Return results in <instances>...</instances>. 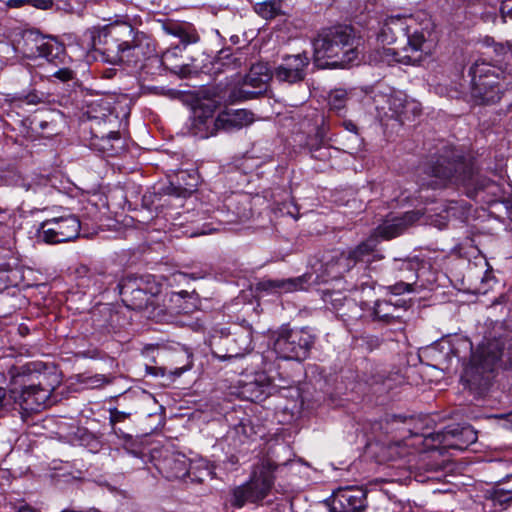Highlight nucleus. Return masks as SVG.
<instances>
[{
  "label": "nucleus",
  "instance_id": "4c0bfd02",
  "mask_svg": "<svg viewBox=\"0 0 512 512\" xmlns=\"http://www.w3.org/2000/svg\"><path fill=\"white\" fill-rule=\"evenodd\" d=\"M482 19L484 22H491V23H495L496 20H497V12H496V9L495 8H491L490 10L488 11H485L483 14H482Z\"/></svg>",
  "mask_w": 512,
  "mask_h": 512
},
{
  "label": "nucleus",
  "instance_id": "09e8293b",
  "mask_svg": "<svg viewBox=\"0 0 512 512\" xmlns=\"http://www.w3.org/2000/svg\"><path fill=\"white\" fill-rule=\"evenodd\" d=\"M217 229H213V231H216ZM212 230H209V231H202L200 234H209L211 233Z\"/></svg>",
  "mask_w": 512,
  "mask_h": 512
},
{
  "label": "nucleus",
  "instance_id": "ea45409f",
  "mask_svg": "<svg viewBox=\"0 0 512 512\" xmlns=\"http://www.w3.org/2000/svg\"><path fill=\"white\" fill-rule=\"evenodd\" d=\"M42 101H43V95L39 96L35 93H31L26 96V102L28 104L36 105Z\"/></svg>",
  "mask_w": 512,
  "mask_h": 512
},
{
  "label": "nucleus",
  "instance_id": "79ce46f5",
  "mask_svg": "<svg viewBox=\"0 0 512 512\" xmlns=\"http://www.w3.org/2000/svg\"><path fill=\"white\" fill-rule=\"evenodd\" d=\"M191 368V365L188 364V365H185L183 367H180V368H176L174 371H171V374L176 376V377H179L181 376L185 371L189 370Z\"/></svg>",
  "mask_w": 512,
  "mask_h": 512
},
{
  "label": "nucleus",
  "instance_id": "dca6fc26",
  "mask_svg": "<svg viewBox=\"0 0 512 512\" xmlns=\"http://www.w3.org/2000/svg\"><path fill=\"white\" fill-rule=\"evenodd\" d=\"M281 386L275 384L265 372H257L247 380L240 381L238 395L247 401H263Z\"/></svg>",
  "mask_w": 512,
  "mask_h": 512
},
{
  "label": "nucleus",
  "instance_id": "6ab92c4d",
  "mask_svg": "<svg viewBox=\"0 0 512 512\" xmlns=\"http://www.w3.org/2000/svg\"><path fill=\"white\" fill-rule=\"evenodd\" d=\"M366 493L357 487L338 488L334 491L331 502V512H360L366 506Z\"/></svg>",
  "mask_w": 512,
  "mask_h": 512
},
{
  "label": "nucleus",
  "instance_id": "f8f14e48",
  "mask_svg": "<svg viewBox=\"0 0 512 512\" xmlns=\"http://www.w3.org/2000/svg\"><path fill=\"white\" fill-rule=\"evenodd\" d=\"M24 54L29 58L43 57L48 62L64 64V46L53 38L45 37L36 31H26L23 35Z\"/></svg>",
  "mask_w": 512,
  "mask_h": 512
},
{
  "label": "nucleus",
  "instance_id": "8fccbe9b",
  "mask_svg": "<svg viewBox=\"0 0 512 512\" xmlns=\"http://www.w3.org/2000/svg\"><path fill=\"white\" fill-rule=\"evenodd\" d=\"M485 187H486V185H485V184H481V185L479 186V189H484Z\"/></svg>",
  "mask_w": 512,
  "mask_h": 512
},
{
  "label": "nucleus",
  "instance_id": "a878e982",
  "mask_svg": "<svg viewBox=\"0 0 512 512\" xmlns=\"http://www.w3.org/2000/svg\"><path fill=\"white\" fill-rule=\"evenodd\" d=\"M389 104L387 106L386 117H399L401 118L402 111L405 110V102L407 96L401 91H395L390 87Z\"/></svg>",
  "mask_w": 512,
  "mask_h": 512
},
{
  "label": "nucleus",
  "instance_id": "2f4dec72",
  "mask_svg": "<svg viewBox=\"0 0 512 512\" xmlns=\"http://www.w3.org/2000/svg\"><path fill=\"white\" fill-rule=\"evenodd\" d=\"M251 432L252 427L243 422L234 428V433L239 436L241 443H245L249 439Z\"/></svg>",
  "mask_w": 512,
  "mask_h": 512
},
{
  "label": "nucleus",
  "instance_id": "5701e85b",
  "mask_svg": "<svg viewBox=\"0 0 512 512\" xmlns=\"http://www.w3.org/2000/svg\"><path fill=\"white\" fill-rule=\"evenodd\" d=\"M398 311V304H394L387 300H378L371 308L370 316L373 318V320L389 323L401 318V315L398 314Z\"/></svg>",
  "mask_w": 512,
  "mask_h": 512
},
{
  "label": "nucleus",
  "instance_id": "cd10ccee",
  "mask_svg": "<svg viewBox=\"0 0 512 512\" xmlns=\"http://www.w3.org/2000/svg\"><path fill=\"white\" fill-rule=\"evenodd\" d=\"M353 91L350 92L343 89H335L329 94V105L331 109L340 112L346 105L348 100H351Z\"/></svg>",
  "mask_w": 512,
  "mask_h": 512
},
{
  "label": "nucleus",
  "instance_id": "412c9836",
  "mask_svg": "<svg viewBox=\"0 0 512 512\" xmlns=\"http://www.w3.org/2000/svg\"><path fill=\"white\" fill-rule=\"evenodd\" d=\"M160 469L169 480L184 479L189 475L190 462L185 455L175 454L165 458Z\"/></svg>",
  "mask_w": 512,
  "mask_h": 512
},
{
  "label": "nucleus",
  "instance_id": "2eb2a0df",
  "mask_svg": "<svg viewBox=\"0 0 512 512\" xmlns=\"http://www.w3.org/2000/svg\"><path fill=\"white\" fill-rule=\"evenodd\" d=\"M81 224L75 215L60 216L44 221L40 237L48 244L68 242L78 237Z\"/></svg>",
  "mask_w": 512,
  "mask_h": 512
},
{
  "label": "nucleus",
  "instance_id": "a19ab883",
  "mask_svg": "<svg viewBox=\"0 0 512 512\" xmlns=\"http://www.w3.org/2000/svg\"><path fill=\"white\" fill-rule=\"evenodd\" d=\"M28 4V0H8L7 6L10 8H20Z\"/></svg>",
  "mask_w": 512,
  "mask_h": 512
},
{
  "label": "nucleus",
  "instance_id": "0eeeda50",
  "mask_svg": "<svg viewBox=\"0 0 512 512\" xmlns=\"http://www.w3.org/2000/svg\"><path fill=\"white\" fill-rule=\"evenodd\" d=\"M502 356L498 341L489 340L479 345L472 353L471 360L464 368L461 381L471 390L485 387L490 380V373Z\"/></svg>",
  "mask_w": 512,
  "mask_h": 512
},
{
  "label": "nucleus",
  "instance_id": "473e14b6",
  "mask_svg": "<svg viewBox=\"0 0 512 512\" xmlns=\"http://www.w3.org/2000/svg\"><path fill=\"white\" fill-rule=\"evenodd\" d=\"M412 285H413V283L398 282V283L394 284L393 286H390V291L394 295H400L405 292L413 291Z\"/></svg>",
  "mask_w": 512,
  "mask_h": 512
},
{
  "label": "nucleus",
  "instance_id": "aec40b11",
  "mask_svg": "<svg viewBox=\"0 0 512 512\" xmlns=\"http://www.w3.org/2000/svg\"><path fill=\"white\" fill-rule=\"evenodd\" d=\"M271 74L267 64L257 63L252 65L244 83L239 90L240 98L252 99L266 91Z\"/></svg>",
  "mask_w": 512,
  "mask_h": 512
},
{
  "label": "nucleus",
  "instance_id": "c03bdc74",
  "mask_svg": "<svg viewBox=\"0 0 512 512\" xmlns=\"http://www.w3.org/2000/svg\"><path fill=\"white\" fill-rule=\"evenodd\" d=\"M6 397V392L3 388H0V409L4 406V400Z\"/></svg>",
  "mask_w": 512,
  "mask_h": 512
},
{
  "label": "nucleus",
  "instance_id": "4468645a",
  "mask_svg": "<svg viewBox=\"0 0 512 512\" xmlns=\"http://www.w3.org/2000/svg\"><path fill=\"white\" fill-rule=\"evenodd\" d=\"M254 122V114L246 109L227 110L220 113L216 119L199 118L196 126L203 124L206 127L205 132L200 134L202 138H208L215 135L218 131H232L241 129Z\"/></svg>",
  "mask_w": 512,
  "mask_h": 512
},
{
  "label": "nucleus",
  "instance_id": "7c9ffc66",
  "mask_svg": "<svg viewBox=\"0 0 512 512\" xmlns=\"http://www.w3.org/2000/svg\"><path fill=\"white\" fill-rule=\"evenodd\" d=\"M405 110L402 111L401 118L403 119H410L411 117H415L420 114L421 107L420 104L415 100H408L406 98L405 102Z\"/></svg>",
  "mask_w": 512,
  "mask_h": 512
},
{
  "label": "nucleus",
  "instance_id": "f704fd0d",
  "mask_svg": "<svg viewBox=\"0 0 512 512\" xmlns=\"http://www.w3.org/2000/svg\"><path fill=\"white\" fill-rule=\"evenodd\" d=\"M129 416H130V413H127V412H124V411H120L117 408H114V409L110 410V422L113 425L115 423H117V422L124 421Z\"/></svg>",
  "mask_w": 512,
  "mask_h": 512
},
{
  "label": "nucleus",
  "instance_id": "9d476101",
  "mask_svg": "<svg viewBox=\"0 0 512 512\" xmlns=\"http://www.w3.org/2000/svg\"><path fill=\"white\" fill-rule=\"evenodd\" d=\"M313 344L314 336L307 330L282 327L274 340L273 349L281 359L301 361L307 358Z\"/></svg>",
  "mask_w": 512,
  "mask_h": 512
},
{
  "label": "nucleus",
  "instance_id": "37998d69",
  "mask_svg": "<svg viewBox=\"0 0 512 512\" xmlns=\"http://www.w3.org/2000/svg\"><path fill=\"white\" fill-rule=\"evenodd\" d=\"M343 124H344V127L346 130L351 131V132H356L357 127L353 122L345 121Z\"/></svg>",
  "mask_w": 512,
  "mask_h": 512
},
{
  "label": "nucleus",
  "instance_id": "a18cd8bd",
  "mask_svg": "<svg viewBox=\"0 0 512 512\" xmlns=\"http://www.w3.org/2000/svg\"><path fill=\"white\" fill-rule=\"evenodd\" d=\"M17 512H38L37 510L35 509H32L30 507H21Z\"/></svg>",
  "mask_w": 512,
  "mask_h": 512
},
{
  "label": "nucleus",
  "instance_id": "c9c22d12",
  "mask_svg": "<svg viewBox=\"0 0 512 512\" xmlns=\"http://www.w3.org/2000/svg\"><path fill=\"white\" fill-rule=\"evenodd\" d=\"M501 19L502 22L506 21V17H512V0H505L502 2L501 8Z\"/></svg>",
  "mask_w": 512,
  "mask_h": 512
},
{
  "label": "nucleus",
  "instance_id": "f257e3e1",
  "mask_svg": "<svg viewBox=\"0 0 512 512\" xmlns=\"http://www.w3.org/2000/svg\"><path fill=\"white\" fill-rule=\"evenodd\" d=\"M92 47L104 62L110 64L138 63L155 51L152 39L135 31L127 22L110 23L89 32Z\"/></svg>",
  "mask_w": 512,
  "mask_h": 512
},
{
  "label": "nucleus",
  "instance_id": "58836bf2",
  "mask_svg": "<svg viewBox=\"0 0 512 512\" xmlns=\"http://www.w3.org/2000/svg\"><path fill=\"white\" fill-rule=\"evenodd\" d=\"M498 494V500L501 502L511 501L512 500V489L503 491L499 490L497 491Z\"/></svg>",
  "mask_w": 512,
  "mask_h": 512
},
{
  "label": "nucleus",
  "instance_id": "6e6552de",
  "mask_svg": "<svg viewBox=\"0 0 512 512\" xmlns=\"http://www.w3.org/2000/svg\"><path fill=\"white\" fill-rule=\"evenodd\" d=\"M435 209L425 211L416 210L408 211L402 215H389L380 224L376 230L375 235L383 239H392L402 234L408 227L423 218V223L435 226L439 229L446 227L451 215H454V207H444L438 213H432Z\"/></svg>",
  "mask_w": 512,
  "mask_h": 512
},
{
  "label": "nucleus",
  "instance_id": "423d86ee",
  "mask_svg": "<svg viewBox=\"0 0 512 512\" xmlns=\"http://www.w3.org/2000/svg\"><path fill=\"white\" fill-rule=\"evenodd\" d=\"M425 173L431 179L422 185L432 188L442 187L450 179L463 184L474 183V170L453 147L444 146L441 152L425 166Z\"/></svg>",
  "mask_w": 512,
  "mask_h": 512
},
{
  "label": "nucleus",
  "instance_id": "7ed1b4c3",
  "mask_svg": "<svg viewBox=\"0 0 512 512\" xmlns=\"http://www.w3.org/2000/svg\"><path fill=\"white\" fill-rule=\"evenodd\" d=\"M314 64L319 68L344 67L359 55L353 30L338 26L323 31L313 42Z\"/></svg>",
  "mask_w": 512,
  "mask_h": 512
},
{
  "label": "nucleus",
  "instance_id": "9b49d317",
  "mask_svg": "<svg viewBox=\"0 0 512 512\" xmlns=\"http://www.w3.org/2000/svg\"><path fill=\"white\" fill-rule=\"evenodd\" d=\"M376 235L374 234L366 241L359 244L352 250L348 256L339 252L332 251L323 258V273L331 278L341 276L345 271L349 270L351 262L363 261L369 256L377 245Z\"/></svg>",
  "mask_w": 512,
  "mask_h": 512
},
{
  "label": "nucleus",
  "instance_id": "20e7f679",
  "mask_svg": "<svg viewBox=\"0 0 512 512\" xmlns=\"http://www.w3.org/2000/svg\"><path fill=\"white\" fill-rule=\"evenodd\" d=\"M471 95L479 103H495L512 87V64L505 68L480 58L470 67Z\"/></svg>",
  "mask_w": 512,
  "mask_h": 512
},
{
  "label": "nucleus",
  "instance_id": "1a4fd4ad",
  "mask_svg": "<svg viewBox=\"0 0 512 512\" xmlns=\"http://www.w3.org/2000/svg\"><path fill=\"white\" fill-rule=\"evenodd\" d=\"M40 376L38 373H26V371L13 375L14 387L10 390L11 397L25 413L40 411L50 398L52 388L40 386V381L38 384L34 383V379Z\"/></svg>",
  "mask_w": 512,
  "mask_h": 512
},
{
  "label": "nucleus",
  "instance_id": "b1692460",
  "mask_svg": "<svg viewBox=\"0 0 512 512\" xmlns=\"http://www.w3.org/2000/svg\"><path fill=\"white\" fill-rule=\"evenodd\" d=\"M164 28L168 34L178 37L183 44L196 43L199 40L195 29L188 24L169 23Z\"/></svg>",
  "mask_w": 512,
  "mask_h": 512
},
{
  "label": "nucleus",
  "instance_id": "a211bd4d",
  "mask_svg": "<svg viewBox=\"0 0 512 512\" xmlns=\"http://www.w3.org/2000/svg\"><path fill=\"white\" fill-rule=\"evenodd\" d=\"M309 63V57L305 52L285 55L282 58V62L275 68L273 77L279 82L288 84L301 82L306 76V69Z\"/></svg>",
  "mask_w": 512,
  "mask_h": 512
},
{
  "label": "nucleus",
  "instance_id": "e433bc0d",
  "mask_svg": "<svg viewBox=\"0 0 512 512\" xmlns=\"http://www.w3.org/2000/svg\"><path fill=\"white\" fill-rule=\"evenodd\" d=\"M28 4H30L31 6L37 8V9L46 10V9H49L52 7L53 1L52 0H28Z\"/></svg>",
  "mask_w": 512,
  "mask_h": 512
},
{
  "label": "nucleus",
  "instance_id": "49530a36",
  "mask_svg": "<svg viewBox=\"0 0 512 512\" xmlns=\"http://www.w3.org/2000/svg\"><path fill=\"white\" fill-rule=\"evenodd\" d=\"M109 138L110 139H119L120 136H119L118 132H111L110 135H109Z\"/></svg>",
  "mask_w": 512,
  "mask_h": 512
},
{
  "label": "nucleus",
  "instance_id": "f03ea898",
  "mask_svg": "<svg viewBox=\"0 0 512 512\" xmlns=\"http://www.w3.org/2000/svg\"><path fill=\"white\" fill-rule=\"evenodd\" d=\"M433 23L424 13L413 15H395L387 17L378 33L382 44H393L400 36L406 39L403 46L402 61L407 64H417L424 56L431 53V36Z\"/></svg>",
  "mask_w": 512,
  "mask_h": 512
},
{
  "label": "nucleus",
  "instance_id": "de8ad7c7",
  "mask_svg": "<svg viewBox=\"0 0 512 512\" xmlns=\"http://www.w3.org/2000/svg\"><path fill=\"white\" fill-rule=\"evenodd\" d=\"M346 304H347L349 307H351V306L356 307L355 303H354L353 301H351V300H346Z\"/></svg>",
  "mask_w": 512,
  "mask_h": 512
},
{
  "label": "nucleus",
  "instance_id": "393cba45",
  "mask_svg": "<svg viewBox=\"0 0 512 512\" xmlns=\"http://www.w3.org/2000/svg\"><path fill=\"white\" fill-rule=\"evenodd\" d=\"M390 87L379 85L372 91L369 97L373 101L376 111L380 116L387 115V106L389 104Z\"/></svg>",
  "mask_w": 512,
  "mask_h": 512
},
{
  "label": "nucleus",
  "instance_id": "c756f323",
  "mask_svg": "<svg viewBox=\"0 0 512 512\" xmlns=\"http://www.w3.org/2000/svg\"><path fill=\"white\" fill-rule=\"evenodd\" d=\"M55 188L53 179L49 176L37 175L32 178L29 188L34 192L51 193L52 189Z\"/></svg>",
  "mask_w": 512,
  "mask_h": 512
},
{
  "label": "nucleus",
  "instance_id": "c85d7f7f",
  "mask_svg": "<svg viewBox=\"0 0 512 512\" xmlns=\"http://www.w3.org/2000/svg\"><path fill=\"white\" fill-rule=\"evenodd\" d=\"M181 52L179 47L168 49L162 54L161 62L166 69L171 70L174 73H181L183 71V65L177 63L176 59L178 54Z\"/></svg>",
  "mask_w": 512,
  "mask_h": 512
},
{
  "label": "nucleus",
  "instance_id": "ddd939ff",
  "mask_svg": "<svg viewBox=\"0 0 512 512\" xmlns=\"http://www.w3.org/2000/svg\"><path fill=\"white\" fill-rule=\"evenodd\" d=\"M274 466L269 462L262 464V470L254 473L251 480L234 491V505L241 507L246 502H257L262 500L273 484L272 471Z\"/></svg>",
  "mask_w": 512,
  "mask_h": 512
},
{
  "label": "nucleus",
  "instance_id": "39448f33",
  "mask_svg": "<svg viewBox=\"0 0 512 512\" xmlns=\"http://www.w3.org/2000/svg\"><path fill=\"white\" fill-rule=\"evenodd\" d=\"M120 295L124 304L133 310H145L146 316L157 322L168 321L163 309L155 306L161 286L151 275L143 277H126L119 284Z\"/></svg>",
  "mask_w": 512,
  "mask_h": 512
},
{
  "label": "nucleus",
  "instance_id": "f3484780",
  "mask_svg": "<svg viewBox=\"0 0 512 512\" xmlns=\"http://www.w3.org/2000/svg\"><path fill=\"white\" fill-rule=\"evenodd\" d=\"M432 439L443 448L464 450L477 441V432L470 425H453L434 433Z\"/></svg>",
  "mask_w": 512,
  "mask_h": 512
},
{
  "label": "nucleus",
  "instance_id": "4be33fe9",
  "mask_svg": "<svg viewBox=\"0 0 512 512\" xmlns=\"http://www.w3.org/2000/svg\"><path fill=\"white\" fill-rule=\"evenodd\" d=\"M306 282L305 275L289 279H268L261 281L259 288L264 291L289 293L302 289Z\"/></svg>",
  "mask_w": 512,
  "mask_h": 512
},
{
  "label": "nucleus",
  "instance_id": "bb28decb",
  "mask_svg": "<svg viewBox=\"0 0 512 512\" xmlns=\"http://www.w3.org/2000/svg\"><path fill=\"white\" fill-rule=\"evenodd\" d=\"M282 0H267L255 5V11L264 19H272L281 12Z\"/></svg>",
  "mask_w": 512,
  "mask_h": 512
},
{
  "label": "nucleus",
  "instance_id": "72a5a7b5",
  "mask_svg": "<svg viewBox=\"0 0 512 512\" xmlns=\"http://www.w3.org/2000/svg\"><path fill=\"white\" fill-rule=\"evenodd\" d=\"M53 76L55 78L61 80L62 82H66V81L73 79L74 72L70 68L63 67V68H60L57 71H55L53 73Z\"/></svg>",
  "mask_w": 512,
  "mask_h": 512
}]
</instances>
